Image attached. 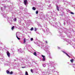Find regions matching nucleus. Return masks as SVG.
<instances>
[{"label":"nucleus","instance_id":"nucleus-38","mask_svg":"<svg viewBox=\"0 0 75 75\" xmlns=\"http://www.w3.org/2000/svg\"><path fill=\"white\" fill-rule=\"evenodd\" d=\"M58 49L59 50H61V48L60 47H58Z\"/></svg>","mask_w":75,"mask_h":75},{"label":"nucleus","instance_id":"nucleus-27","mask_svg":"<svg viewBox=\"0 0 75 75\" xmlns=\"http://www.w3.org/2000/svg\"><path fill=\"white\" fill-rule=\"evenodd\" d=\"M66 11H67V12H69L71 11H70V10H69V9H66Z\"/></svg>","mask_w":75,"mask_h":75},{"label":"nucleus","instance_id":"nucleus-24","mask_svg":"<svg viewBox=\"0 0 75 75\" xmlns=\"http://www.w3.org/2000/svg\"><path fill=\"white\" fill-rule=\"evenodd\" d=\"M18 21V23H19V24H21V20H19Z\"/></svg>","mask_w":75,"mask_h":75},{"label":"nucleus","instance_id":"nucleus-36","mask_svg":"<svg viewBox=\"0 0 75 75\" xmlns=\"http://www.w3.org/2000/svg\"><path fill=\"white\" fill-rule=\"evenodd\" d=\"M13 71H11V72H10L9 74H13Z\"/></svg>","mask_w":75,"mask_h":75},{"label":"nucleus","instance_id":"nucleus-41","mask_svg":"<svg viewBox=\"0 0 75 75\" xmlns=\"http://www.w3.org/2000/svg\"><path fill=\"white\" fill-rule=\"evenodd\" d=\"M30 71H31V72H32V73H33V69H31Z\"/></svg>","mask_w":75,"mask_h":75},{"label":"nucleus","instance_id":"nucleus-7","mask_svg":"<svg viewBox=\"0 0 75 75\" xmlns=\"http://www.w3.org/2000/svg\"><path fill=\"white\" fill-rule=\"evenodd\" d=\"M7 20H8V22H9V23H10V21H11L12 22V19H11V18H7Z\"/></svg>","mask_w":75,"mask_h":75},{"label":"nucleus","instance_id":"nucleus-4","mask_svg":"<svg viewBox=\"0 0 75 75\" xmlns=\"http://www.w3.org/2000/svg\"><path fill=\"white\" fill-rule=\"evenodd\" d=\"M62 51L64 54H66V55H67V57H69V58H70V56L69 55H68L67 53H66V51H63V50H62Z\"/></svg>","mask_w":75,"mask_h":75},{"label":"nucleus","instance_id":"nucleus-8","mask_svg":"<svg viewBox=\"0 0 75 75\" xmlns=\"http://www.w3.org/2000/svg\"><path fill=\"white\" fill-rule=\"evenodd\" d=\"M18 52H19L20 53H23V51H22V50H21V48H20V49H18Z\"/></svg>","mask_w":75,"mask_h":75},{"label":"nucleus","instance_id":"nucleus-6","mask_svg":"<svg viewBox=\"0 0 75 75\" xmlns=\"http://www.w3.org/2000/svg\"><path fill=\"white\" fill-rule=\"evenodd\" d=\"M54 64H53V65H52L51 66V67H53V69L52 70V72H55V71L54 70L55 69V66H54Z\"/></svg>","mask_w":75,"mask_h":75},{"label":"nucleus","instance_id":"nucleus-39","mask_svg":"<svg viewBox=\"0 0 75 75\" xmlns=\"http://www.w3.org/2000/svg\"><path fill=\"white\" fill-rule=\"evenodd\" d=\"M17 20V19L16 18H15V19H14V21H16Z\"/></svg>","mask_w":75,"mask_h":75},{"label":"nucleus","instance_id":"nucleus-59","mask_svg":"<svg viewBox=\"0 0 75 75\" xmlns=\"http://www.w3.org/2000/svg\"><path fill=\"white\" fill-rule=\"evenodd\" d=\"M36 73H37V72H36Z\"/></svg>","mask_w":75,"mask_h":75},{"label":"nucleus","instance_id":"nucleus-13","mask_svg":"<svg viewBox=\"0 0 75 75\" xmlns=\"http://www.w3.org/2000/svg\"><path fill=\"white\" fill-rule=\"evenodd\" d=\"M6 73L7 74H10V71L8 70H7L6 71Z\"/></svg>","mask_w":75,"mask_h":75},{"label":"nucleus","instance_id":"nucleus-2","mask_svg":"<svg viewBox=\"0 0 75 75\" xmlns=\"http://www.w3.org/2000/svg\"><path fill=\"white\" fill-rule=\"evenodd\" d=\"M38 45L39 47H40V48H42L43 49H44V50L45 51H46V52H48V53H49V51L47 50L49 48L46 47V46L45 45H40V44Z\"/></svg>","mask_w":75,"mask_h":75},{"label":"nucleus","instance_id":"nucleus-26","mask_svg":"<svg viewBox=\"0 0 75 75\" xmlns=\"http://www.w3.org/2000/svg\"><path fill=\"white\" fill-rule=\"evenodd\" d=\"M14 28V26H13L12 27V30H13V29Z\"/></svg>","mask_w":75,"mask_h":75},{"label":"nucleus","instance_id":"nucleus-9","mask_svg":"<svg viewBox=\"0 0 75 75\" xmlns=\"http://www.w3.org/2000/svg\"><path fill=\"white\" fill-rule=\"evenodd\" d=\"M24 4L25 6L27 5V0H25L24 1Z\"/></svg>","mask_w":75,"mask_h":75},{"label":"nucleus","instance_id":"nucleus-20","mask_svg":"<svg viewBox=\"0 0 75 75\" xmlns=\"http://www.w3.org/2000/svg\"><path fill=\"white\" fill-rule=\"evenodd\" d=\"M57 9L58 11H59V7H58V6H57Z\"/></svg>","mask_w":75,"mask_h":75},{"label":"nucleus","instance_id":"nucleus-37","mask_svg":"<svg viewBox=\"0 0 75 75\" xmlns=\"http://www.w3.org/2000/svg\"><path fill=\"white\" fill-rule=\"evenodd\" d=\"M38 13V11H36V13L37 14Z\"/></svg>","mask_w":75,"mask_h":75},{"label":"nucleus","instance_id":"nucleus-46","mask_svg":"<svg viewBox=\"0 0 75 75\" xmlns=\"http://www.w3.org/2000/svg\"><path fill=\"white\" fill-rule=\"evenodd\" d=\"M45 42L46 44H47V43H48V42H47V41H45Z\"/></svg>","mask_w":75,"mask_h":75},{"label":"nucleus","instance_id":"nucleus-42","mask_svg":"<svg viewBox=\"0 0 75 75\" xmlns=\"http://www.w3.org/2000/svg\"><path fill=\"white\" fill-rule=\"evenodd\" d=\"M31 41H33V38H32L30 39Z\"/></svg>","mask_w":75,"mask_h":75},{"label":"nucleus","instance_id":"nucleus-30","mask_svg":"<svg viewBox=\"0 0 75 75\" xmlns=\"http://www.w3.org/2000/svg\"><path fill=\"white\" fill-rule=\"evenodd\" d=\"M41 56H42V57L43 58H45V57L44 55H42Z\"/></svg>","mask_w":75,"mask_h":75},{"label":"nucleus","instance_id":"nucleus-47","mask_svg":"<svg viewBox=\"0 0 75 75\" xmlns=\"http://www.w3.org/2000/svg\"><path fill=\"white\" fill-rule=\"evenodd\" d=\"M42 73H43V75H44V74H45V73H44V72H43Z\"/></svg>","mask_w":75,"mask_h":75},{"label":"nucleus","instance_id":"nucleus-56","mask_svg":"<svg viewBox=\"0 0 75 75\" xmlns=\"http://www.w3.org/2000/svg\"><path fill=\"white\" fill-rule=\"evenodd\" d=\"M1 49H0V50H1Z\"/></svg>","mask_w":75,"mask_h":75},{"label":"nucleus","instance_id":"nucleus-63","mask_svg":"<svg viewBox=\"0 0 75 75\" xmlns=\"http://www.w3.org/2000/svg\"><path fill=\"white\" fill-rule=\"evenodd\" d=\"M15 61H16V60H14Z\"/></svg>","mask_w":75,"mask_h":75},{"label":"nucleus","instance_id":"nucleus-10","mask_svg":"<svg viewBox=\"0 0 75 75\" xmlns=\"http://www.w3.org/2000/svg\"><path fill=\"white\" fill-rule=\"evenodd\" d=\"M49 62L50 64H52L54 63V62H52V61L50 60L49 61Z\"/></svg>","mask_w":75,"mask_h":75},{"label":"nucleus","instance_id":"nucleus-17","mask_svg":"<svg viewBox=\"0 0 75 75\" xmlns=\"http://www.w3.org/2000/svg\"><path fill=\"white\" fill-rule=\"evenodd\" d=\"M21 2L20 1H18V5H20V4H21Z\"/></svg>","mask_w":75,"mask_h":75},{"label":"nucleus","instance_id":"nucleus-15","mask_svg":"<svg viewBox=\"0 0 75 75\" xmlns=\"http://www.w3.org/2000/svg\"><path fill=\"white\" fill-rule=\"evenodd\" d=\"M47 64V65H48V64H42L43 67H45V66H46V64Z\"/></svg>","mask_w":75,"mask_h":75},{"label":"nucleus","instance_id":"nucleus-5","mask_svg":"<svg viewBox=\"0 0 75 75\" xmlns=\"http://www.w3.org/2000/svg\"><path fill=\"white\" fill-rule=\"evenodd\" d=\"M6 53L7 54V56L9 58L10 57V53L9 52H8V51H7L6 52Z\"/></svg>","mask_w":75,"mask_h":75},{"label":"nucleus","instance_id":"nucleus-18","mask_svg":"<svg viewBox=\"0 0 75 75\" xmlns=\"http://www.w3.org/2000/svg\"><path fill=\"white\" fill-rule=\"evenodd\" d=\"M32 9L33 10H36V8H35L34 7H33L32 8Z\"/></svg>","mask_w":75,"mask_h":75},{"label":"nucleus","instance_id":"nucleus-45","mask_svg":"<svg viewBox=\"0 0 75 75\" xmlns=\"http://www.w3.org/2000/svg\"><path fill=\"white\" fill-rule=\"evenodd\" d=\"M6 65L7 66V65H8V64H5V66H6Z\"/></svg>","mask_w":75,"mask_h":75},{"label":"nucleus","instance_id":"nucleus-1","mask_svg":"<svg viewBox=\"0 0 75 75\" xmlns=\"http://www.w3.org/2000/svg\"><path fill=\"white\" fill-rule=\"evenodd\" d=\"M53 26V27H55L56 28L57 31L60 34L59 35L61 37L62 39H63L64 40L66 41L67 42L69 43V44H71V40L68 39L64 38L65 36L62 34V33L64 32L67 35V37H70V36L69 35L71 34V30H69V29H67L65 28H60L59 26L57 25V23H54Z\"/></svg>","mask_w":75,"mask_h":75},{"label":"nucleus","instance_id":"nucleus-60","mask_svg":"<svg viewBox=\"0 0 75 75\" xmlns=\"http://www.w3.org/2000/svg\"><path fill=\"white\" fill-rule=\"evenodd\" d=\"M0 55H1V54H0Z\"/></svg>","mask_w":75,"mask_h":75},{"label":"nucleus","instance_id":"nucleus-57","mask_svg":"<svg viewBox=\"0 0 75 75\" xmlns=\"http://www.w3.org/2000/svg\"><path fill=\"white\" fill-rule=\"evenodd\" d=\"M39 42L40 43V42H41L40 41V42Z\"/></svg>","mask_w":75,"mask_h":75},{"label":"nucleus","instance_id":"nucleus-12","mask_svg":"<svg viewBox=\"0 0 75 75\" xmlns=\"http://www.w3.org/2000/svg\"><path fill=\"white\" fill-rule=\"evenodd\" d=\"M64 4H68V2L67 1H64Z\"/></svg>","mask_w":75,"mask_h":75},{"label":"nucleus","instance_id":"nucleus-21","mask_svg":"<svg viewBox=\"0 0 75 75\" xmlns=\"http://www.w3.org/2000/svg\"><path fill=\"white\" fill-rule=\"evenodd\" d=\"M42 61H45V57L43 58Z\"/></svg>","mask_w":75,"mask_h":75},{"label":"nucleus","instance_id":"nucleus-34","mask_svg":"<svg viewBox=\"0 0 75 75\" xmlns=\"http://www.w3.org/2000/svg\"><path fill=\"white\" fill-rule=\"evenodd\" d=\"M61 14H62V16H63V15H64L65 13H64V12H62V13H61Z\"/></svg>","mask_w":75,"mask_h":75},{"label":"nucleus","instance_id":"nucleus-16","mask_svg":"<svg viewBox=\"0 0 75 75\" xmlns=\"http://www.w3.org/2000/svg\"><path fill=\"white\" fill-rule=\"evenodd\" d=\"M33 55H35V56H37V53L36 52H35L33 53Z\"/></svg>","mask_w":75,"mask_h":75},{"label":"nucleus","instance_id":"nucleus-28","mask_svg":"<svg viewBox=\"0 0 75 75\" xmlns=\"http://www.w3.org/2000/svg\"><path fill=\"white\" fill-rule=\"evenodd\" d=\"M49 58L51 59H52V57L51 56V54H50L49 55Z\"/></svg>","mask_w":75,"mask_h":75},{"label":"nucleus","instance_id":"nucleus-52","mask_svg":"<svg viewBox=\"0 0 75 75\" xmlns=\"http://www.w3.org/2000/svg\"><path fill=\"white\" fill-rule=\"evenodd\" d=\"M0 44H2V43L0 42Z\"/></svg>","mask_w":75,"mask_h":75},{"label":"nucleus","instance_id":"nucleus-54","mask_svg":"<svg viewBox=\"0 0 75 75\" xmlns=\"http://www.w3.org/2000/svg\"><path fill=\"white\" fill-rule=\"evenodd\" d=\"M1 1V0H0V2Z\"/></svg>","mask_w":75,"mask_h":75},{"label":"nucleus","instance_id":"nucleus-3","mask_svg":"<svg viewBox=\"0 0 75 75\" xmlns=\"http://www.w3.org/2000/svg\"><path fill=\"white\" fill-rule=\"evenodd\" d=\"M46 34H49V33H50V30H49V29L47 27H46Z\"/></svg>","mask_w":75,"mask_h":75},{"label":"nucleus","instance_id":"nucleus-19","mask_svg":"<svg viewBox=\"0 0 75 75\" xmlns=\"http://www.w3.org/2000/svg\"><path fill=\"white\" fill-rule=\"evenodd\" d=\"M25 75H28V72L27 71H25Z\"/></svg>","mask_w":75,"mask_h":75},{"label":"nucleus","instance_id":"nucleus-58","mask_svg":"<svg viewBox=\"0 0 75 75\" xmlns=\"http://www.w3.org/2000/svg\"><path fill=\"white\" fill-rule=\"evenodd\" d=\"M62 1H64L63 0H62Z\"/></svg>","mask_w":75,"mask_h":75},{"label":"nucleus","instance_id":"nucleus-62","mask_svg":"<svg viewBox=\"0 0 75 75\" xmlns=\"http://www.w3.org/2000/svg\"><path fill=\"white\" fill-rule=\"evenodd\" d=\"M25 49V48H24V50Z\"/></svg>","mask_w":75,"mask_h":75},{"label":"nucleus","instance_id":"nucleus-23","mask_svg":"<svg viewBox=\"0 0 75 75\" xmlns=\"http://www.w3.org/2000/svg\"><path fill=\"white\" fill-rule=\"evenodd\" d=\"M0 60H1V61H3V60H4V58H2V59H0Z\"/></svg>","mask_w":75,"mask_h":75},{"label":"nucleus","instance_id":"nucleus-64","mask_svg":"<svg viewBox=\"0 0 75 75\" xmlns=\"http://www.w3.org/2000/svg\"><path fill=\"white\" fill-rule=\"evenodd\" d=\"M35 64H36V63H35Z\"/></svg>","mask_w":75,"mask_h":75},{"label":"nucleus","instance_id":"nucleus-44","mask_svg":"<svg viewBox=\"0 0 75 75\" xmlns=\"http://www.w3.org/2000/svg\"><path fill=\"white\" fill-rule=\"evenodd\" d=\"M35 31H37V29H36V28H35Z\"/></svg>","mask_w":75,"mask_h":75},{"label":"nucleus","instance_id":"nucleus-49","mask_svg":"<svg viewBox=\"0 0 75 75\" xmlns=\"http://www.w3.org/2000/svg\"><path fill=\"white\" fill-rule=\"evenodd\" d=\"M64 25H65V22H64Z\"/></svg>","mask_w":75,"mask_h":75},{"label":"nucleus","instance_id":"nucleus-55","mask_svg":"<svg viewBox=\"0 0 75 75\" xmlns=\"http://www.w3.org/2000/svg\"><path fill=\"white\" fill-rule=\"evenodd\" d=\"M74 20H75V18H74Z\"/></svg>","mask_w":75,"mask_h":75},{"label":"nucleus","instance_id":"nucleus-32","mask_svg":"<svg viewBox=\"0 0 75 75\" xmlns=\"http://www.w3.org/2000/svg\"><path fill=\"white\" fill-rule=\"evenodd\" d=\"M3 5L4 6V7L5 8H6V7H7V6H6V5L4 4H3Z\"/></svg>","mask_w":75,"mask_h":75},{"label":"nucleus","instance_id":"nucleus-22","mask_svg":"<svg viewBox=\"0 0 75 75\" xmlns=\"http://www.w3.org/2000/svg\"><path fill=\"white\" fill-rule=\"evenodd\" d=\"M74 59H72L70 60V61L71 62H74Z\"/></svg>","mask_w":75,"mask_h":75},{"label":"nucleus","instance_id":"nucleus-50","mask_svg":"<svg viewBox=\"0 0 75 75\" xmlns=\"http://www.w3.org/2000/svg\"><path fill=\"white\" fill-rule=\"evenodd\" d=\"M2 8H1V11H2V12H3V11H2Z\"/></svg>","mask_w":75,"mask_h":75},{"label":"nucleus","instance_id":"nucleus-29","mask_svg":"<svg viewBox=\"0 0 75 75\" xmlns=\"http://www.w3.org/2000/svg\"><path fill=\"white\" fill-rule=\"evenodd\" d=\"M3 16H4V18H6V15L5 14H4V15H3Z\"/></svg>","mask_w":75,"mask_h":75},{"label":"nucleus","instance_id":"nucleus-35","mask_svg":"<svg viewBox=\"0 0 75 75\" xmlns=\"http://www.w3.org/2000/svg\"><path fill=\"white\" fill-rule=\"evenodd\" d=\"M37 25H38L39 26H41V27H42L41 26V25H40V23H37Z\"/></svg>","mask_w":75,"mask_h":75},{"label":"nucleus","instance_id":"nucleus-43","mask_svg":"<svg viewBox=\"0 0 75 75\" xmlns=\"http://www.w3.org/2000/svg\"><path fill=\"white\" fill-rule=\"evenodd\" d=\"M46 74H49V73L48 72H46Z\"/></svg>","mask_w":75,"mask_h":75},{"label":"nucleus","instance_id":"nucleus-40","mask_svg":"<svg viewBox=\"0 0 75 75\" xmlns=\"http://www.w3.org/2000/svg\"><path fill=\"white\" fill-rule=\"evenodd\" d=\"M70 14H74V13L72 12H71Z\"/></svg>","mask_w":75,"mask_h":75},{"label":"nucleus","instance_id":"nucleus-51","mask_svg":"<svg viewBox=\"0 0 75 75\" xmlns=\"http://www.w3.org/2000/svg\"><path fill=\"white\" fill-rule=\"evenodd\" d=\"M28 47H30V45H28Z\"/></svg>","mask_w":75,"mask_h":75},{"label":"nucleus","instance_id":"nucleus-14","mask_svg":"<svg viewBox=\"0 0 75 75\" xmlns=\"http://www.w3.org/2000/svg\"><path fill=\"white\" fill-rule=\"evenodd\" d=\"M52 20H53V21H55L56 20V18H55V17H54V18H52Z\"/></svg>","mask_w":75,"mask_h":75},{"label":"nucleus","instance_id":"nucleus-61","mask_svg":"<svg viewBox=\"0 0 75 75\" xmlns=\"http://www.w3.org/2000/svg\"><path fill=\"white\" fill-rule=\"evenodd\" d=\"M40 71H41V70H40Z\"/></svg>","mask_w":75,"mask_h":75},{"label":"nucleus","instance_id":"nucleus-48","mask_svg":"<svg viewBox=\"0 0 75 75\" xmlns=\"http://www.w3.org/2000/svg\"><path fill=\"white\" fill-rule=\"evenodd\" d=\"M22 68H25V67H22Z\"/></svg>","mask_w":75,"mask_h":75},{"label":"nucleus","instance_id":"nucleus-11","mask_svg":"<svg viewBox=\"0 0 75 75\" xmlns=\"http://www.w3.org/2000/svg\"><path fill=\"white\" fill-rule=\"evenodd\" d=\"M26 42V39L25 38H24L23 39V43L25 44Z\"/></svg>","mask_w":75,"mask_h":75},{"label":"nucleus","instance_id":"nucleus-33","mask_svg":"<svg viewBox=\"0 0 75 75\" xmlns=\"http://www.w3.org/2000/svg\"><path fill=\"white\" fill-rule=\"evenodd\" d=\"M16 37L17 38H18V40H20V38H19L18 37V36H17V35H16Z\"/></svg>","mask_w":75,"mask_h":75},{"label":"nucleus","instance_id":"nucleus-53","mask_svg":"<svg viewBox=\"0 0 75 75\" xmlns=\"http://www.w3.org/2000/svg\"><path fill=\"white\" fill-rule=\"evenodd\" d=\"M43 31H44V32H45V30H43Z\"/></svg>","mask_w":75,"mask_h":75},{"label":"nucleus","instance_id":"nucleus-25","mask_svg":"<svg viewBox=\"0 0 75 75\" xmlns=\"http://www.w3.org/2000/svg\"><path fill=\"white\" fill-rule=\"evenodd\" d=\"M45 2H46V3H47V2H48V1H49V2L50 3V1H49V0L48 1V0H45Z\"/></svg>","mask_w":75,"mask_h":75},{"label":"nucleus","instance_id":"nucleus-31","mask_svg":"<svg viewBox=\"0 0 75 75\" xmlns=\"http://www.w3.org/2000/svg\"><path fill=\"white\" fill-rule=\"evenodd\" d=\"M34 30V28H33V27H32L31 29H30V30L31 31H33V30Z\"/></svg>","mask_w":75,"mask_h":75}]
</instances>
